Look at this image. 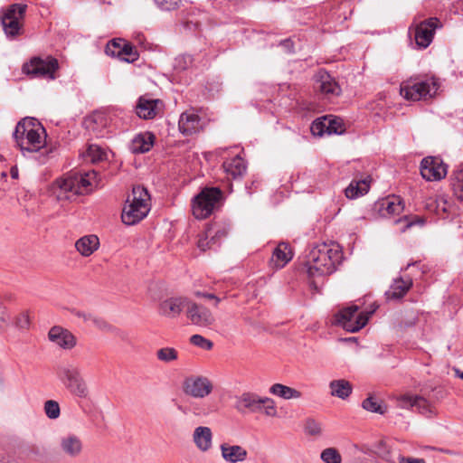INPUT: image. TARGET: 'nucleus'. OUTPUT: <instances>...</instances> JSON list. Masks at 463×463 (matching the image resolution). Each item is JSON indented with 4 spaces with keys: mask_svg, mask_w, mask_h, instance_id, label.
<instances>
[{
    "mask_svg": "<svg viewBox=\"0 0 463 463\" xmlns=\"http://www.w3.org/2000/svg\"><path fill=\"white\" fill-rule=\"evenodd\" d=\"M96 178L95 171L69 173L55 179L49 191L57 201H74L92 191Z\"/></svg>",
    "mask_w": 463,
    "mask_h": 463,
    "instance_id": "obj_1",
    "label": "nucleus"
},
{
    "mask_svg": "<svg viewBox=\"0 0 463 463\" xmlns=\"http://www.w3.org/2000/svg\"><path fill=\"white\" fill-rule=\"evenodd\" d=\"M16 146L25 157L32 156L45 146L46 131L34 118L21 119L13 133Z\"/></svg>",
    "mask_w": 463,
    "mask_h": 463,
    "instance_id": "obj_2",
    "label": "nucleus"
},
{
    "mask_svg": "<svg viewBox=\"0 0 463 463\" xmlns=\"http://www.w3.org/2000/svg\"><path fill=\"white\" fill-rule=\"evenodd\" d=\"M342 251L338 245L320 243L314 246L307 257V272L309 277L332 274L341 262Z\"/></svg>",
    "mask_w": 463,
    "mask_h": 463,
    "instance_id": "obj_3",
    "label": "nucleus"
},
{
    "mask_svg": "<svg viewBox=\"0 0 463 463\" xmlns=\"http://www.w3.org/2000/svg\"><path fill=\"white\" fill-rule=\"evenodd\" d=\"M149 201L150 195L145 187L134 186L123 209L122 222L128 225H134L143 220L150 211Z\"/></svg>",
    "mask_w": 463,
    "mask_h": 463,
    "instance_id": "obj_4",
    "label": "nucleus"
},
{
    "mask_svg": "<svg viewBox=\"0 0 463 463\" xmlns=\"http://www.w3.org/2000/svg\"><path fill=\"white\" fill-rule=\"evenodd\" d=\"M439 86L434 77H411L401 83L400 94L407 100L427 99L437 93Z\"/></svg>",
    "mask_w": 463,
    "mask_h": 463,
    "instance_id": "obj_5",
    "label": "nucleus"
},
{
    "mask_svg": "<svg viewBox=\"0 0 463 463\" xmlns=\"http://www.w3.org/2000/svg\"><path fill=\"white\" fill-rule=\"evenodd\" d=\"M58 376L72 395L88 398L90 391L79 367L72 364L62 366L59 369Z\"/></svg>",
    "mask_w": 463,
    "mask_h": 463,
    "instance_id": "obj_6",
    "label": "nucleus"
},
{
    "mask_svg": "<svg viewBox=\"0 0 463 463\" xmlns=\"http://www.w3.org/2000/svg\"><path fill=\"white\" fill-rule=\"evenodd\" d=\"M58 70V60L51 55L33 57L23 65V72L32 78L54 80Z\"/></svg>",
    "mask_w": 463,
    "mask_h": 463,
    "instance_id": "obj_7",
    "label": "nucleus"
},
{
    "mask_svg": "<svg viewBox=\"0 0 463 463\" xmlns=\"http://www.w3.org/2000/svg\"><path fill=\"white\" fill-rule=\"evenodd\" d=\"M358 310L359 307L357 305H351L341 309L335 314L334 324L342 326L347 332L354 333L359 331L367 324L369 316L373 311L364 313L358 312Z\"/></svg>",
    "mask_w": 463,
    "mask_h": 463,
    "instance_id": "obj_8",
    "label": "nucleus"
},
{
    "mask_svg": "<svg viewBox=\"0 0 463 463\" xmlns=\"http://www.w3.org/2000/svg\"><path fill=\"white\" fill-rule=\"evenodd\" d=\"M222 197V191L217 187L203 189L193 200L192 212L196 219L210 216Z\"/></svg>",
    "mask_w": 463,
    "mask_h": 463,
    "instance_id": "obj_9",
    "label": "nucleus"
},
{
    "mask_svg": "<svg viewBox=\"0 0 463 463\" xmlns=\"http://www.w3.org/2000/svg\"><path fill=\"white\" fill-rule=\"evenodd\" d=\"M27 5L24 4H13L9 5L1 16V24L5 35L14 38L23 33V20Z\"/></svg>",
    "mask_w": 463,
    "mask_h": 463,
    "instance_id": "obj_10",
    "label": "nucleus"
},
{
    "mask_svg": "<svg viewBox=\"0 0 463 463\" xmlns=\"http://www.w3.org/2000/svg\"><path fill=\"white\" fill-rule=\"evenodd\" d=\"M213 389L212 382L205 376H189L184 380V392L196 399H203L208 396Z\"/></svg>",
    "mask_w": 463,
    "mask_h": 463,
    "instance_id": "obj_11",
    "label": "nucleus"
},
{
    "mask_svg": "<svg viewBox=\"0 0 463 463\" xmlns=\"http://www.w3.org/2000/svg\"><path fill=\"white\" fill-rule=\"evenodd\" d=\"M395 400L397 407L401 409L415 408L420 413L426 417H431L434 414L430 403L421 396L405 393L397 396Z\"/></svg>",
    "mask_w": 463,
    "mask_h": 463,
    "instance_id": "obj_12",
    "label": "nucleus"
},
{
    "mask_svg": "<svg viewBox=\"0 0 463 463\" xmlns=\"http://www.w3.org/2000/svg\"><path fill=\"white\" fill-rule=\"evenodd\" d=\"M421 176L427 181H439L447 175V166L439 157L427 156L420 163Z\"/></svg>",
    "mask_w": 463,
    "mask_h": 463,
    "instance_id": "obj_13",
    "label": "nucleus"
},
{
    "mask_svg": "<svg viewBox=\"0 0 463 463\" xmlns=\"http://www.w3.org/2000/svg\"><path fill=\"white\" fill-rule=\"evenodd\" d=\"M440 26L438 18L432 17L421 22L415 29V43L420 49L427 48L432 42L435 30Z\"/></svg>",
    "mask_w": 463,
    "mask_h": 463,
    "instance_id": "obj_14",
    "label": "nucleus"
},
{
    "mask_svg": "<svg viewBox=\"0 0 463 463\" xmlns=\"http://www.w3.org/2000/svg\"><path fill=\"white\" fill-rule=\"evenodd\" d=\"M186 316L193 325L198 326H209L215 320L211 310L192 301L186 304Z\"/></svg>",
    "mask_w": 463,
    "mask_h": 463,
    "instance_id": "obj_15",
    "label": "nucleus"
},
{
    "mask_svg": "<svg viewBox=\"0 0 463 463\" xmlns=\"http://www.w3.org/2000/svg\"><path fill=\"white\" fill-rule=\"evenodd\" d=\"M261 396L245 392L235 397L234 408L241 414L256 413L261 410Z\"/></svg>",
    "mask_w": 463,
    "mask_h": 463,
    "instance_id": "obj_16",
    "label": "nucleus"
},
{
    "mask_svg": "<svg viewBox=\"0 0 463 463\" xmlns=\"http://www.w3.org/2000/svg\"><path fill=\"white\" fill-rule=\"evenodd\" d=\"M315 89L328 99L341 93V88L335 80L324 70H320L316 74Z\"/></svg>",
    "mask_w": 463,
    "mask_h": 463,
    "instance_id": "obj_17",
    "label": "nucleus"
},
{
    "mask_svg": "<svg viewBox=\"0 0 463 463\" xmlns=\"http://www.w3.org/2000/svg\"><path fill=\"white\" fill-rule=\"evenodd\" d=\"M163 101L159 99H153L148 95L141 96L136 106V113L140 118H154L162 111Z\"/></svg>",
    "mask_w": 463,
    "mask_h": 463,
    "instance_id": "obj_18",
    "label": "nucleus"
},
{
    "mask_svg": "<svg viewBox=\"0 0 463 463\" xmlns=\"http://www.w3.org/2000/svg\"><path fill=\"white\" fill-rule=\"evenodd\" d=\"M49 340L66 350L72 349L76 345V337L68 329L59 326H52L48 333Z\"/></svg>",
    "mask_w": 463,
    "mask_h": 463,
    "instance_id": "obj_19",
    "label": "nucleus"
},
{
    "mask_svg": "<svg viewBox=\"0 0 463 463\" xmlns=\"http://www.w3.org/2000/svg\"><path fill=\"white\" fill-rule=\"evenodd\" d=\"M188 301L185 298H166L160 303L159 313L166 317H176L184 309L186 310Z\"/></svg>",
    "mask_w": 463,
    "mask_h": 463,
    "instance_id": "obj_20",
    "label": "nucleus"
},
{
    "mask_svg": "<svg viewBox=\"0 0 463 463\" xmlns=\"http://www.w3.org/2000/svg\"><path fill=\"white\" fill-rule=\"evenodd\" d=\"M61 451L70 458H77L81 454L83 443L75 434H67L60 439Z\"/></svg>",
    "mask_w": 463,
    "mask_h": 463,
    "instance_id": "obj_21",
    "label": "nucleus"
},
{
    "mask_svg": "<svg viewBox=\"0 0 463 463\" xmlns=\"http://www.w3.org/2000/svg\"><path fill=\"white\" fill-rule=\"evenodd\" d=\"M200 117L193 111H185L181 114L178 128L184 136L195 134L201 128Z\"/></svg>",
    "mask_w": 463,
    "mask_h": 463,
    "instance_id": "obj_22",
    "label": "nucleus"
},
{
    "mask_svg": "<svg viewBox=\"0 0 463 463\" xmlns=\"http://www.w3.org/2000/svg\"><path fill=\"white\" fill-rule=\"evenodd\" d=\"M222 457L228 463H240L247 458V450L240 445L222 443L220 446Z\"/></svg>",
    "mask_w": 463,
    "mask_h": 463,
    "instance_id": "obj_23",
    "label": "nucleus"
},
{
    "mask_svg": "<svg viewBox=\"0 0 463 463\" xmlns=\"http://www.w3.org/2000/svg\"><path fill=\"white\" fill-rule=\"evenodd\" d=\"M155 142V136L151 132L139 133L134 137L129 145L133 154H143L148 152Z\"/></svg>",
    "mask_w": 463,
    "mask_h": 463,
    "instance_id": "obj_24",
    "label": "nucleus"
},
{
    "mask_svg": "<svg viewBox=\"0 0 463 463\" xmlns=\"http://www.w3.org/2000/svg\"><path fill=\"white\" fill-rule=\"evenodd\" d=\"M403 203L397 196L387 197L379 203V212L383 217L398 215L403 212Z\"/></svg>",
    "mask_w": 463,
    "mask_h": 463,
    "instance_id": "obj_25",
    "label": "nucleus"
},
{
    "mask_svg": "<svg viewBox=\"0 0 463 463\" xmlns=\"http://www.w3.org/2000/svg\"><path fill=\"white\" fill-rule=\"evenodd\" d=\"M193 440L196 448L203 451H208L213 445V432L209 427L200 426L195 428Z\"/></svg>",
    "mask_w": 463,
    "mask_h": 463,
    "instance_id": "obj_26",
    "label": "nucleus"
},
{
    "mask_svg": "<svg viewBox=\"0 0 463 463\" xmlns=\"http://www.w3.org/2000/svg\"><path fill=\"white\" fill-rule=\"evenodd\" d=\"M412 286L411 278L406 279L397 278L393 279L390 288L386 291L385 295L389 299H400L403 298Z\"/></svg>",
    "mask_w": 463,
    "mask_h": 463,
    "instance_id": "obj_27",
    "label": "nucleus"
},
{
    "mask_svg": "<svg viewBox=\"0 0 463 463\" xmlns=\"http://www.w3.org/2000/svg\"><path fill=\"white\" fill-rule=\"evenodd\" d=\"M99 247V239L94 234L85 235L75 242V248L83 257H89Z\"/></svg>",
    "mask_w": 463,
    "mask_h": 463,
    "instance_id": "obj_28",
    "label": "nucleus"
},
{
    "mask_svg": "<svg viewBox=\"0 0 463 463\" xmlns=\"http://www.w3.org/2000/svg\"><path fill=\"white\" fill-rule=\"evenodd\" d=\"M292 256L288 244L281 242L275 248L270 263L276 269H282L292 259Z\"/></svg>",
    "mask_w": 463,
    "mask_h": 463,
    "instance_id": "obj_29",
    "label": "nucleus"
},
{
    "mask_svg": "<svg viewBox=\"0 0 463 463\" xmlns=\"http://www.w3.org/2000/svg\"><path fill=\"white\" fill-rule=\"evenodd\" d=\"M222 166L225 173L233 179L242 176L246 172L245 161L240 156L224 161Z\"/></svg>",
    "mask_w": 463,
    "mask_h": 463,
    "instance_id": "obj_30",
    "label": "nucleus"
},
{
    "mask_svg": "<svg viewBox=\"0 0 463 463\" xmlns=\"http://www.w3.org/2000/svg\"><path fill=\"white\" fill-rule=\"evenodd\" d=\"M330 394L342 400H346L353 392V386L345 379L333 380L329 383Z\"/></svg>",
    "mask_w": 463,
    "mask_h": 463,
    "instance_id": "obj_31",
    "label": "nucleus"
},
{
    "mask_svg": "<svg viewBox=\"0 0 463 463\" xmlns=\"http://www.w3.org/2000/svg\"><path fill=\"white\" fill-rule=\"evenodd\" d=\"M370 188V180L364 178L358 181H352L350 184L345 188V196L349 199H355L361 195H364L368 192Z\"/></svg>",
    "mask_w": 463,
    "mask_h": 463,
    "instance_id": "obj_32",
    "label": "nucleus"
},
{
    "mask_svg": "<svg viewBox=\"0 0 463 463\" xmlns=\"http://www.w3.org/2000/svg\"><path fill=\"white\" fill-rule=\"evenodd\" d=\"M269 392L270 394L284 400L299 399L302 396V393L297 389L284 385L282 383L272 384L269 387Z\"/></svg>",
    "mask_w": 463,
    "mask_h": 463,
    "instance_id": "obj_33",
    "label": "nucleus"
},
{
    "mask_svg": "<svg viewBox=\"0 0 463 463\" xmlns=\"http://www.w3.org/2000/svg\"><path fill=\"white\" fill-rule=\"evenodd\" d=\"M311 132L315 136H322L324 133L328 134H341V129L332 126V123H328V118L324 117L322 118L316 119L311 125Z\"/></svg>",
    "mask_w": 463,
    "mask_h": 463,
    "instance_id": "obj_34",
    "label": "nucleus"
},
{
    "mask_svg": "<svg viewBox=\"0 0 463 463\" xmlns=\"http://www.w3.org/2000/svg\"><path fill=\"white\" fill-rule=\"evenodd\" d=\"M205 233L210 237L213 245L219 247L228 235V227L224 224L214 223L205 230Z\"/></svg>",
    "mask_w": 463,
    "mask_h": 463,
    "instance_id": "obj_35",
    "label": "nucleus"
},
{
    "mask_svg": "<svg viewBox=\"0 0 463 463\" xmlns=\"http://www.w3.org/2000/svg\"><path fill=\"white\" fill-rule=\"evenodd\" d=\"M86 157L92 163L104 161L108 158V152L100 146L91 144L86 151Z\"/></svg>",
    "mask_w": 463,
    "mask_h": 463,
    "instance_id": "obj_36",
    "label": "nucleus"
},
{
    "mask_svg": "<svg viewBox=\"0 0 463 463\" xmlns=\"http://www.w3.org/2000/svg\"><path fill=\"white\" fill-rule=\"evenodd\" d=\"M304 431L306 435L319 438L323 434V425L320 421L313 419L307 418L304 423Z\"/></svg>",
    "mask_w": 463,
    "mask_h": 463,
    "instance_id": "obj_37",
    "label": "nucleus"
},
{
    "mask_svg": "<svg viewBox=\"0 0 463 463\" xmlns=\"http://www.w3.org/2000/svg\"><path fill=\"white\" fill-rule=\"evenodd\" d=\"M139 57L138 52L129 43H126L123 48L120 49V53L117 57L122 61L128 63L136 61Z\"/></svg>",
    "mask_w": 463,
    "mask_h": 463,
    "instance_id": "obj_38",
    "label": "nucleus"
},
{
    "mask_svg": "<svg viewBox=\"0 0 463 463\" xmlns=\"http://www.w3.org/2000/svg\"><path fill=\"white\" fill-rule=\"evenodd\" d=\"M362 407L370 412L379 413L382 415L386 411V407L379 402L373 396H369L364 400L362 402Z\"/></svg>",
    "mask_w": 463,
    "mask_h": 463,
    "instance_id": "obj_39",
    "label": "nucleus"
},
{
    "mask_svg": "<svg viewBox=\"0 0 463 463\" xmlns=\"http://www.w3.org/2000/svg\"><path fill=\"white\" fill-rule=\"evenodd\" d=\"M156 358L163 363H172L178 359V352L174 347H163L156 351Z\"/></svg>",
    "mask_w": 463,
    "mask_h": 463,
    "instance_id": "obj_40",
    "label": "nucleus"
},
{
    "mask_svg": "<svg viewBox=\"0 0 463 463\" xmlns=\"http://www.w3.org/2000/svg\"><path fill=\"white\" fill-rule=\"evenodd\" d=\"M320 458L324 463H342V457L335 448H326L320 453Z\"/></svg>",
    "mask_w": 463,
    "mask_h": 463,
    "instance_id": "obj_41",
    "label": "nucleus"
},
{
    "mask_svg": "<svg viewBox=\"0 0 463 463\" xmlns=\"http://www.w3.org/2000/svg\"><path fill=\"white\" fill-rule=\"evenodd\" d=\"M43 410L47 418L51 420H56L60 417L61 409L59 403L56 401H46L43 405Z\"/></svg>",
    "mask_w": 463,
    "mask_h": 463,
    "instance_id": "obj_42",
    "label": "nucleus"
},
{
    "mask_svg": "<svg viewBox=\"0 0 463 463\" xmlns=\"http://www.w3.org/2000/svg\"><path fill=\"white\" fill-rule=\"evenodd\" d=\"M126 43H127L122 39H114L107 44L105 52L109 56L118 57L120 53V49L123 48Z\"/></svg>",
    "mask_w": 463,
    "mask_h": 463,
    "instance_id": "obj_43",
    "label": "nucleus"
},
{
    "mask_svg": "<svg viewBox=\"0 0 463 463\" xmlns=\"http://www.w3.org/2000/svg\"><path fill=\"white\" fill-rule=\"evenodd\" d=\"M190 343L195 346H198L203 350H211L213 344L209 339H206L201 335H193L190 337Z\"/></svg>",
    "mask_w": 463,
    "mask_h": 463,
    "instance_id": "obj_44",
    "label": "nucleus"
},
{
    "mask_svg": "<svg viewBox=\"0 0 463 463\" xmlns=\"http://www.w3.org/2000/svg\"><path fill=\"white\" fill-rule=\"evenodd\" d=\"M264 408V413L269 417H276L277 408L275 402L269 397H263L261 401V409Z\"/></svg>",
    "mask_w": 463,
    "mask_h": 463,
    "instance_id": "obj_45",
    "label": "nucleus"
},
{
    "mask_svg": "<svg viewBox=\"0 0 463 463\" xmlns=\"http://www.w3.org/2000/svg\"><path fill=\"white\" fill-rule=\"evenodd\" d=\"M106 117L103 113H100V112H97V113H94L93 115H91L87 120H86V125H87V128H90L92 129L93 131H96L97 128L95 127V125H98V124H106Z\"/></svg>",
    "mask_w": 463,
    "mask_h": 463,
    "instance_id": "obj_46",
    "label": "nucleus"
},
{
    "mask_svg": "<svg viewBox=\"0 0 463 463\" xmlns=\"http://www.w3.org/2000/svg\"><path fill=\"white\" fill-rule=\"evenodd\" d=\"M89 324L94 326L98 329L104 331V332H110L113 329V326L109 323H108L103 318L97 317L95 315H92Z\"/></svg>",
    "mask_w": 463,
    "mask_h": 463,
    "instance_id": "obj_47",
    "label": "nucleus"
},
{
    "mask_svg": "<svg viewBox=\"0 0 463 463\" xmlns=\"http://www.w3.org/2000/svg\"><path fill=\"white\" fill-rule=\"evenodd\" d=\"M393 223L394 224H403L402 227H401V232H405L408 228L411 227L412 225L416 224V223H420V224H422L423 222L418 218H414L413 220H410L408 218V216H403L402 218H399V219H396L393 221Z\"/></svg>",
    "mask_w": 463,
    "mask_h": 463,
    "instance_id": "obj_48",
    "label": "nucleus"
},
{
    "mask_svg": "<svg viewBox=\"0 0 463 463\" xmlns=\"http://www.w3.org/2000/svg\"><path fill=\"white\" fill-rule=\"evenodd\" d=\"M197 247L202 251H205L206 250L217 248L216 245H213L210 237L207 236L205 232L202 235H200L198 241H197Z\"/></svg>",
    "mask_w": 463,
    "mask_h": 463,
    "instance_id": "obj_49",
    "label": "nucleus"
},
{
    "mask_svg": "<svg viewBox=\"0 0 463 463\" xmlns=\"http://www.w3.org/2000/svg\"><path fill=\"white\" fill-rule=\"evenodd\" d=\"M193 59L190 55H182L175 59V68L179 71H184L188 68L192 63Z\"/></svg>",
    "mask_w": 463,
    "mask_h": 463,
    "instance_id": "obj_50",
    "label": "nucleus"
},
{
    "mask_svg": "<svg viewBox=\"0 0 463 463\" xmlns=\"http://www.w3.org/2000/svg\"><path fill=\"white\" fill-rule=\"evenodd\" d=\"M154 2L161 10L170 11L177 7L179 0H154Z\"/></svg>",
    "mask_w": 463,
    "mask_h": 463,
    "instance_id": "obj_51",
    "label": "nucleus"
},
{
    "mask_svg": "<svg viewBox=\"0 0 463 463\" xmlns=\"http://www.w3.org/2000/svg\"><path fill=\"white\" fill-rule=\"evenodd\" d=\"M30 326V318L27 313H22L15 318V326L18 329H27Z\"/></svg>",
    "mask_w": 463,
    "mask_h": 463,
    "instance_id": "obj_52",
    "label": "nucleus"
},
{
    "mask_svg": "<svg viewBox=\"0 0 463 463\" xmlns=\"http://www.w3.org/2000/svg\"><path fill=\"white\" fill-rule=\"evenodd\" d=\"M455 195L463 201V174H460L453 184Z\"/></svg>",
    "mask_w": 463,
    "mask_h": 463,
    "instance_id": "obj_53",
    "label": "nucleus"
},
{
    "mask_svg": "<svg viewBox=\"0 0 463 463\" xmlns=\"http://www.w3.org/2000/svg\"><path fill=\"white\" fill-rule=\"evenodd\" d=\"M9 323V316L7 309L0 303V330H2Z\"/></svg>",
    "mask_w": 463,
    "mask_h": 463,
    "instance_id": "obj_54",
    "label": "nucleus"
},
{
    "mask_svg": "<svg viewBox=\"0 0 463 463\" xmlns=\"http://www.w3.org/2000/svg\"><path fill=\"white\" fill-rule=\"evenodd\" d=\"M437 203V210H441L442 212L446 213L449 211V202L444 196H439L436 200Z\"/></svg>",
    "mask_w": 463,
    "mask_h": 463,
    "instance_id": "obj_55",
    "label": "nucleus"
},
{
    "mask_svg": "<svg viewBox=\"0 0 463 463\" xmlns=\"http://www.w3.org/2000/svg\"><path fill=\"white\" fill-rule=\"evenodd\" d=\"M399 463H426L423 458H417L412 457L400 456L398 458Z\"/></svg>",
    "mask_w": 463,
    "mask_h": 463,
    "instance_id": "obj_56",
    "label": "nucleus"
},
{
    "mask_svg": "<svg viewBox=\"0 0 463 463\" xmlns=\"http://www.w3.org/2000/svg\"><path fill=\"white\" fill-rule=\"evenodd\" d=\"M73 314L74 316L81 318L85 323H90V318L92 317L93 314L91 313H88V312H84V311H80V310H75L73 311Z\"/></svg>",
    "mask_w": 463,
    "mask_h": 463,
    "instance_id": "obj_57",
    "label": "nucleus"
},
{
    "mask_svg": "<svg viewBox=\"0 0 463 463\" xmlns=\"http://www.w3.org/2000/svg\"><path fill=\"white\" fill-rule=\"evenodd\" d=\"M195 295L198 297H203V298H208V299H213L215 301V304H214L215 307H217L221 301L220 298H218L217 296H215L214 294H212V293H202V292L198 291L195 293Z\"/></svg>",
    "mask_w": 463,
    "mask_h": 463,
    "instance_id": "obj_58",
    "label": "nucleus"
},
{
    "mask_svg": "<svg viewBox=\"0 0 463 463\" xmlns=\"http://www.w3.org/2000/svg\"><path fill=\"white\" fill-rule=\"evenodd\" d=\"M350 463H380V462H378L377 460H374L373 458L358 456V457H354L350 461Z\"/></svg>",
    "mask_w": 463,
    "mask_h": 463,
    "instance_id": "obj_59",
    "label": "nucleus"
},
{
    "mask_svg": "<svg viewBox=\"0 0 463 463\" xmlns=\"http://www.w3.org/2000/svg\"><path fill=\"white\" fill-rule=\"evenodd\" d=\"M280 44L288 52H291L293 50V43L290 39H286L280 43Z\"/></svg>",
    "mask_w": 463,
    "mask_h": 463,
    "instance_id": "obj_60",
    "label": "nucleus"
},
{
    "mask_svg": "<svg viewBox=\"0 0 463 463\" xmlns=\"http://www.w3.org/2000/svg\"><path fill=\"white\" fill-rule=\"evenodd\" d=\"M10 175L13 179H17L19 175V171L17 166H13L10 170Z\"/></svg>",
    "mask_w": 463,
    "mask_h": 463,
    "instance_id": "obj_61",
    "label": "nucleus"
},
{
    "mask_svg": "<svg viewBox=\"0 0 463 463\" xmlns=\"http://www.w3.org/2000/svg\"><path fill=\"white\" fill-rule=\"evenodd\" d=\"M328 123H332V126L333 127H335L337 128H340L341 129V133L344 131V128H343V126L341 123H339L338 121H336L335 119H330L328 118Z\"/></svg>",
    "mask_w": 463,
    "mask_h": 463,
    "instance_id": "obj_62",
    "label": "nucleus"
},
{
    "mask_svg": "<svg viewBox=\"0 0 463 463\" xmlns=\"http://www.w3.org/2000/svg\"><path fill=\"white\" fill-rule=\"evenodd\" d=\"M456 373L460 379H463V372H460L459 370L457 369Z\"/></svg>",
    "mask_w": 463,
    "mask_h": 463,
    "instance_id": "obj_63",
    "label": "nucleus"
},
{
    "mask_svg": "<svg viewBox=\"0 0 463 463\" xmlns=\"http://www.w3.org/2000/svg\"><path fill=\"white\" fill-rule=\"evenodd\" d=\"M0 463H17L14 460L5 461L4 458L0 460Z\"/></svg>",
    "mask_w": 463,
    "mask_h": 463,
    "instance_id": "obj_64",
    "label": "nucleus"
}]
</instances>
